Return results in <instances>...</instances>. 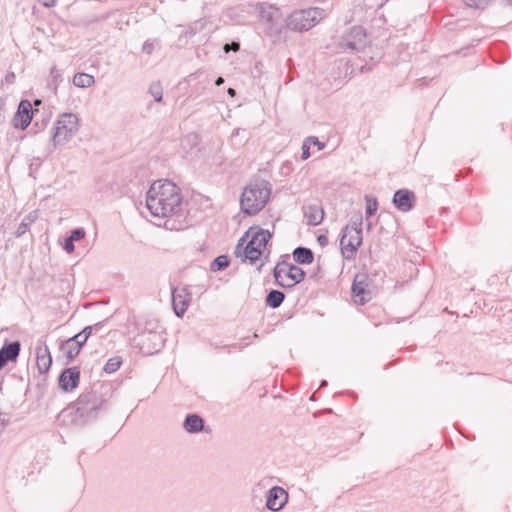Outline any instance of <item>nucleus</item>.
Listing matches in <instances>:
<instances>
[{
  "instance_id": "f257e3e1",
  "label": "nucleus",
  "mask_w": 512,
  "mask_h": 512,
  "mask_svg": "<svg viewBox=\"0 0 512 512\" xmlns=\"http://www.w3.org/2000/svg\"><path fill=\"white\" fill-rule=\"evenodd\" d=\"M180 189L170 180L155 181L147 192L146 207L155 217L165 218L181 209Z\"/></svg>"
},
{
  "instance_id": "f03ea898",
  "label": "nucleus",
  "mask_w": 512,
  "mask_h": 512,
  "mask_svg": "<svg viewBox=\"0 0 512 512\" xmlns=\"http://www.w3.org/2000/svg\"><path fill=\"white\" fill-rule=\"evenodd\" d=\"M270 195L271 186L268 182L262 180L249 184L241 195V210L247 215H256L265 207Z\"/></svg>"
},
{
  "instance_id": "7ed1b4c3",
  "label": "nucleus",
  "mask_w": 512,
  "mask_h": 512,
  "mask_svg": "<svg viewBox=\"0 0 512 512\" xmlns=\"http://www.w3.org/2000/svg\"><path fill=\"white\" fill-rule=\"evenodd\" d=\"M254 7L265 35L271 38H279L286 28V22L283 21L280 8L266 2L256 3Z\"/></svg>"
},
{
  "instance_id": "20e7f679",
  "label": "nucleus",
  "mask_w": 512,
  "mask_h": 512,
  "mask_svg": "<svg viewBox=\"0 0 512 512\" xmlns=\"http://www.w3.org/2000/svg\"><path fill=\"white\" fill-rule=\"evenodd\" d=\"M270 238V232L263 229L258 230L245 246V239L241 238L236 245L235 256L241 257L243 261H249L250 264H255L262 256Z\"/></svg>"
},
{
  "instance_id": "39448f33",
  "label": "nucleus",
  "mask_w": 512,
  "mask_h": 512,
  "mask_svg": "<svg viewBox=\"0 0 512 512\" xmlns=\"http://www.w3.org/2000/svg\"><path fill=\"white\" fill-rule=\"evenodd\" d=\"M325 15V10L319 7L297 10L286 18V28L298 32L308 31Z\"/></svg>"
},
{
  "instance_id": "423d86ee",
  "label": "nucleus",
  "mask_w": 512,
  "mask_h": 512,
  "mask_svg": "<svg viewBox=\"0 0 512 512\" xmlns=\"http://www.w3.org/2000/svg\"><path fill=\"white\" fill-rule=\"evenodd\" d=\"M106 401L103 394L99 395L94 391L83 392L75 402L76 412L86 421L94 420L104 409Z\"/></svg>"
},
{
  "instance_id": "0eeeda50",
  "label": "nucleus",
  "mask_w": 512,
  "mask_h": 512,
  "mask_svg": "<svg viewBox=\"0 0 512 512\" xmlns=\"http://www.w3.org/2000/svg\"><path fill=\"white\" fill-rule=\"evenodd\" d=\"M362 218L352 222L342 229V236L340 239L341 253L347 260L355 258L358 248L362 244Z\"/></svg>"
},
{
  "instance_id": "6e6552de",
  "label": "nucleus",
  "mask_w": 512,
  "mask_h": 512,
  "mask_svg": "<svg viewBox=\"0 0 512 512\" xmlns=\"http://www.w3.org/2000/svg\"><path fill=\"white\" fill-rule=\"evenodd\" d=\"M79 119L74 113H63L54 125L52 135L53 145L66 144L78 131Z\"/></svg>"
},
{
  "instance_id": "1a4fd4ad",
  "label": "nucleus",
  "mask_w": 512,
  "mask_h": 512,
  "mask_svg": "<svg viewBox=\"0 0 512 512\" xmlns=\"http://www.w3.org/2000/svg\"><path fill=\"white\" fill-rule=\"evenodd\" d=\"M305 271L297 265L286 261L278 262L274 267L273 276L277 285L283 288H291L305 278Z\"/></svg>"
},
{
  "instance_id": "9d476101",
  "label": "nucleus",
  "mask_w": 512,
  "mask_h": 512,
  "mask_svg": "<svg viewBox=\"0 0 512 512\" xmlns=\"http://www.w3.org/2000/svg\"><path fill=\"white\" fill-rule=\"evenodd\" d=\"M341 45L351 51H361L366 46V32L361 26H354L343 38Z\"/></svg>"
},
{
  "instance_id": "9b49d317",
  "label": "nucleus",
  "mask_w": 512,
  "mask_h": 512,
  "mask_svg": "<svg viewBox=\"0 0 512 512\" xmlns=\"http://www.w3.org/2000/svg\"><path fill=\"white\" fill-rule=\"evenodd\" d=\"M289 495L287 491L280 487H272L267 494L266 508L273 512H278L284 508L288 502Z\"/></svg>"
},
{
  "instance_id": "f8f14e48",
  "label": "nucleus",
  "mask_w": 512,
  "mask_h": 512,
  "mask_svg": "<svg viewBox=\"0 0 512 512\" xmlns=\"http://www.w3.org/2000/svg\"><path fill=\"white\" fill-rule=\"evenodd\" d=\"M33 118V109L29 100H21L16 114L13 117V126L21 130H25L31 123Z\"/></svg>"
},
{
  "instance_id": "ddd939ff",
  "label": "nucleus",
  "mask_w": 512,
  "mask_h": 512,
  "mask_svg": "<svg viewBox=\"0 0 512 512\" xmlns=\"http://www.w3.org/2000/svg\"><path fill=\"white\" fill-rule=\"evenodd\" d=\"M80 382V369L76 366L64 369L58 378V384L62 391L71 392Z\"/></svg>"
},
{
  "instance_id": "4468645a",
  "label": "nucleus",
  "mask_w": 512,
  "mask_h": 512,
  "mask_svg": "<svg viewBox=\"0 0 512 512\" xmlns=\"http://www.w3.org/2000/svg\"><path fill=\"white\" fill-rule=\"evenodd\" d=\"M368 277L366 274H357L352 284V295L356 299L355 302L364 305L371 297V293L366 290L368 286Z\"/></svg>"
},
{
  "instance_id": "2eb2a0df",
  "label": "nucleus",
  "mask_w": 512,
  "mask_h": 512,
  "mask_svg": "<svg viewBox=\"0 0 512 512\" xmlns=\"http://www.w3.org/2000/svg\"><path fill=\"white\" fill-rule=\"evenodd\" d=\"M393 204L402 212H409L415 206L416 197L414 192L408 189H399L394 193Z\"/></svg>"
},
{
  "instance_id": "dca6fc26",
  "label": "nucleus",
  "mask_w": 512,
  "mask_h": 512,
  "mask_svg": "<svg viewBox=\"0 0 512 512\" xmlns=\"http://www.w3.org/2000/svg\"><path fill=\"white\" fill-rule=\"evenodd\" d=\"M190 293L186 288H174L172 290V305L175 314L182 317L186 312L189 302Z\"/></svg>"
},
{
  "instance_id": "f3484780",
  "label": "nucleus",
  "mask_w": 512,
  "mask_h": 512,
  "mask_svg": "<svg viewBox=\"0 0 512 512\" xmlns=\"http://www.w3.org/2000/svg\"><path fill=\"white\" fill-rule=\"evenodd\" d=\"M36 364L39 373H47L52 364V357L45 342L39 341L36 347Z\"/></svg>"
},
{
  "instance_id": "a211bd4d",
  "label": "nucleus",
  "mask_w": 512,
  "mask_h": 512,
  "mask_svg": "<svg viewBox=\"0 0 512 512\" xmlns=\"http://www.w3.org/2000/svg\"><path fill=\"white\" fill-rule=\"evenodd\" d=\"M21 350L19 341L5 343L0 349V371L9 361H16Z\"/></svg>"
},
{
  "instance_id": "6ab92c4d",
  "label": "nucleus",
  "mask_w": 512,
  "mask_h": 512,
  "mask_svg": "<svg viewBox=\"0 0 512 512\" xmlns=\"http://www.w3.org/2000/svg\"><path fill=\"white\" fill-rule=\"evenodd\" d=\"M303 211L309 225L317 226L324 218V210L318 204L305 205Z\"/></svg>"
},
{
  "instance_id": "aec40b11",
  "label": "nucleus",
  "mask_w": 512,
  "mask_h": 512,
  "mask_svg": "<svg viewBox=\"0 0 512 512\" xmlns=\"http://www.w3.org/2000/svg\"><path fill=\"white\" fill-rule=\"evenodd\" d=\"M183 428L191 434L201 432L204 430V420L198 414H188L184 419Z\"/></svg>"
},
{
  "instance_id": "412c9836",
  "label": "nucleus",
  "mask_w": 512,
  "mask_h": 512,
  "mask_svg": "<svg viewBox=\"0 0 512 512\" xmlns=\"http://www.w3.org/2000/svg\"><path fill=\"white\" fill-rule=\"evenodd\" d=\"M293 259L297 264L308 265L314 260V253L310 248L299 246L294 249Z\"/></svg>"
},
{
  "instance_id": "4be33fe9",
  "label": "nucleus",
  "mask_w": 512,
  "mask_h": 512,
  "mask_svg": "<svg viewBox=\"0 0 512 512\" xmlns=\"http://www.w3.org/2000/svg\"><path fill=\"white\" fill-rule=\"evenodd\" d=\"M60 349L68 361H72L75 357L78 356L82 348L78 346V343L75 344V342H73L71 339H67L62 343Z\"/></svg>"
},
{
  "instance_id": "5701e85b",
  "label": "nucleus",
  "mask_w": 512,
  "mask_h": 512,
  "mask_svg": "<svg viewBox=\"0 0 512 512\" xmlns=\"http://www.w3.org/2000/svg\"><path fill=\"white\" fill-rule=\"evenodd\" d=\"M284 300L285 294L282 291L271 290L265 298V303L266 306L275 309L280 307Z\"/></svg>"
},
{
  "instance_id": "b1692460",
  "label": "nucleus",
  "mask_w": 512,
  "mask_h": 512,
  "mask_svg": "<svg viewBox=\"0 0 512 512\" xmlns=\"http://www.w3.org/2000/svg\"><path fill=\"white\" fill-rule=\"evenodd\" d=\"M95 83L92 75L87 73H76L73 77V84L79 88H88Z\"/></svg>"
},
{
  "instance_id": "393cba45",
  "label": "nucleus",
  "mask_w": 512,
  "mask_h": 512,
  "mask_svg": "<svg viewBox=\"0 0 512 512\" xmlns=\"http://www.w3.org/2000/svg\"><path fill=\"white\" fill-rule=\"evenodd\" d=\"M35 221V217L31 214L25 216L15 231L17 238L22 237L29 229L32 223Z\"/></svg>"
},
{
  "instance_id": "a878e982",
  "label": "nucleus",
  "mask_w": 512,
  "mask_h": 512,
  "mask_svg": "<svg viewBox=\"0 0 512 512\" xmlns=\"http://www.w3.org/2000/svg\"><path fill=\"white\" fill-rule=\"evenodd\" d=\"M230 263L229 257L226 255H220L216 257L211 263L210 269L211 271L217 272L222 271L228 267Z\"/></svg>"
},
{
  "instance_id": "bb28decb",
  "label": "nucleus",
  "mask_w": 512,
  "mask_h": 512,
  "mask_svg": "<svg viewBox=\"0 0 512 512\" xmlns=\"http://www.w3.org/2000/svg\"><path fill=\"white\" fill-rule=\"evenodd\" d=\"M50 78L49 86L53 89L54 93H56L58 84L63 81L62 73L56 68V66L51 68Z\"/></svg>"
},
{
  "instance_id": "cd10ccee",
  "label": "nucleus",
  "mask_w": 512,
  "mask_h": 512,
  "mask_svg": "<svg viewBox=\"0 0 512 512\" xmlns=\"http://www.w3.org/2000/svg\"><path fill=\"white\" fill-rule=\"evenodd\" d=\"M121 364H122L121 358L119 356H115V357L110 358L106 362V364L103 367V370L106 373L111 374V373L117 371L120 368Z\"/></svg>"
},
{
  "instance_id": "c85d7f7f",
  "label": "nucleus",
  "mask_w": 512,
  "mask_h": 512,
  "mask_svg": "<svg viewBox=\"0 0 512 512\" xmlns=\"http://www.w3.org/2000/svg\"><path fill=\"white\" fill-rule=\"evenodd\" d=\"M149 93L156 102H161L163 98V89L159 82H154L149 87Z\"/></svg>"
},
{
  "instance_id": "c756f323",
  "label": "nucleus",
  "mask_w": 512,
  "mask_h": 512,
  "mask_svg": "<svg viewBox=\"0 0 512 512\" xmlns=\"http://www.w3.org/2000/svg\"><path fill=\"white\" fill-rule=\"evenodd\" d=\"M365 199L367 202L365 214L366 217H371L376 213L378 209V202L375 198H371L369 196H366Z\"/></svg>"
},
{
  "instance_id": "7c9ffc66",
  "label": "nucleus",
  "mask_w": 512,
  "mask_h": 512,
  "mask_svg": "<svg viewBox=\"0 0 512 512\" xmlns=\"http://www.w3.org/2000/svg\"><path fill=\"white\" fill-rule=\"evenodd\" d=\"M491 1L492 0H465V4L471 8L483 9L489 5Z\"/></svg>"
},
{
  "instance_id": "2f4dec72",
  "label": "nucleus",
  "mask_w": 512,
  "mask_h": 512,
  "mask_svg": "<svg viewBox=\"0 0 512 512\" xmlns=\"http://www.w3.org/2000/svg\"><path fill=\"white\" fill-rule=\"evenodd\" d=\"M68 237L73 242L80 241L81 239H83L85 237V230L83 228H76L71 231V233Z\"/></svg>"
},
{
  "instance_id": "473e14b6",
  "label": "nucleus",
  "mask_w": 512,
  "mask_h": 512,
  "mask_svg": "<svg viewBox=\"0 0 512 512\" xmlns=\"http://www.w3.org/2000/svg\"><path fill=\"white\" fill-rule=\"evenodd\" d=\"M104 323L103 322H97L96 324L94 325H90V326H86L80 333L83 335H85V338L86 340L89 338V336L92 334L93 332V328L95 327H103Z\"/></svg>"
},
{
  "instance_id": "72a5a7b5",
  "label": "nucleus",
  "mask_w": 512,
  "mask_h": 512,
  "mask_svg": "<svg viewBox=\"0 0 512 512\" xmlns=\"http://www.w3.org/2000/svg\"><path fill=\"white\" fill-rule=\"evenodd\" d=\"M310 143L309 141L306 139L303 144H302V154H301V158L303 160H306L310 157Z\"/></svg>"
},
{
  "instance_id": "f704fd0d",
  "label": "nucleus",
  "mask_w": 512,
  "mask_h": 512,
  "mask_svg": "<svg viewBox=\"0 0 512 512\" xmlns=\"http://www.w3.org/2000/svg\"><path fill=\"white\" fill-rule=\"evenodd\" d=\"M239 49H240L239 42L226 43L223 47V50L225 51V53H229L230 51L237 52Z\"/></svg>"
},
{
  "instance_id": "c9c22d12",
  "label": "nucleus",
  "mask_w": 512,
  "mask_h": 512,
  "mask_svg": "<svg viewBox=\"0 0 512 512\" xmlns=\"http://www.w3.org/2000/svg\"><path fill=\"white\" fill-rule=\"evenodd\" d=\"M70 339L73 342H75V344L78 343V346H80L81 348L86 343L85 335L84 334L82 335L80 332L78 334L74 335L73 337H71Z\"/></svg>"
},
{
  "instance_id": "e433bc0d",
  "label": "nucleus",
  "mask_w": 512,
  "mask_h": 512,
  "mask_svg": "<svg viewBox=\"0 0 512 512\" xmlns=\"http://www.w3.org/2000/svg\"><path fill=\"white\" fill-rule=\"evenodd\" d=\"M307 140L309 141L310 144L316 146L318 150H322L325 146V144L323 142H320L317 137L310 136L307 138Z\"/></svg>"
},
{
  "instance_id": "4c0bfd02",
  "label": "nucleus",
  "mask_w": 512,
  "mask_h": 512,
  "mask_svg": "<svg viewBox=\"0 0 512 512\" xmlns=\"http://www.w3.org/2000/svg\"><path fill=\"white\" fill-rule=\"evenodd\" d=\"M154 50V44L153 42H150V41H145L143 46H142V51L145 53V54H152Z\"/></svg>"
},
{
  "instance_id": "58836bf2",
  "label": "nucleus",
  "mask_w": 512,
  "mask_h": 512,
  "mask_svg": "<svg viewBox=\"0 0 512 512\" xmlns=\"http://www.w3.org/2000/svg\"><path fill=\"white\" fill-rule=\"evenodd\" d=\"M74 249H75L74 242L72 240H70L69 237H67L64 242V250L67 253H72L74 251Z\"/></svg>"
},
{
  "instance_id": "ea45409f",
  "label": "nucleus",
  "mask_w": 512,
  "mask_h": 512,
  "mask_svg": "<svg viewBox=\"0 0 512 512\" xmlns=\"http://www.w3.org/2000/svg\"><path fill=\"white\" fill-rule=\"evenodd\" d=\"M15 78V75L14 73H9L7 76H6V81L7 82H12Z\"/></svg>"
},
{
  "instance_id": "a19ab883",
  "label": "nucleus",
  "mask_w": 512,
  "mask_h": 512,
  "mask_svg": "<svg viewBox=\"0 0 512 512\" xmlns=\"http://www.w3.org/2000/svg\"><path fill=\"white\" fill-rule=\"evenodd\" d=\"M224 83V79L222 77H218L215 81V85L220 86Z\"/></svg>"
},
{
  "instance_id": "79ce46f5",
  "label": "nucleus",
  "mask_w": 512,
  "mask_h": 512,
  "mask_svg": "<svg viewBox=\"0 0 512 512\" xmlns=\"http://www.w3.org/2000/svg\"><path fill=\"white\" fill-rule=\"evenodd\" d=\"M227 92L231 97H234L236 95V91L233 88H229Z\"/></svg>"
},
{
  "instance_id": "37998d69",
  "label": "nucleus",
  "mask_w": 512,
  "mask_h": 512,
  "mask_svg": "<svg viewBox=\"0 0 512 512\" xmlns=\"http://www.w3.org/2000/svg\"><path fill=\"white\" fill-rule=\"evenodd\" d=\"M318 241H319L320 243H323V242H325V241H326V237H325V236H319V237H318Z\"/></svg>"
},
{
  "instance_id": "c03bdc74",
  "label": "nucleus",
  "mask_w": 512,
  "mask_h": 512,
  "mask_svg": "<svg viewBox=\"0 0 512 512\" xmlns=\"http://www.w3.org/2000/svg\"><path fill=\"white\" fill-rule=\"evenodd\" d=\"M504 4L512 7V0H504Z\"/></svg>"
},
{
  "instance_id": "a18cd8bd",
  "label": "nucleus",
  "mask_w": 512,
  "mask_h": 512,
  "mask_svg": "<svg viewBox=\"0 0 512 512\" xmlns=\"http://www.w3.org/2000/svg\"><path fill=\"white\" fill-rule=\"evenodd\" d=\"M147 336H148L149 338H151V337H152V338L159 337L157 334H153V333H151V332H149Z\"/></svg>"
},
{
  "instance_id": "49530a36",
  "label": "nucleus",
  "mask_w": 512,
  "mask_h": 512,
  "mask_svg": "<svg viewBox=\"0 0 512 512\" xmlns=\"http://www.w3.org/2000/svg\"><path fill=\"white\" fill-rule=\"evenodd\" d=\"M327 385V381L326 380H322L321 381V384H320V387H324Z\"/></svg>"
},
{
  "instance_id": "de8ad7c7",
  "label": "nucleus",
  "mask_w": 512,
  "mask_h": 512,
  "mask_svg": "<svg viewBox=\"0 0 512 512\" xmlns=\"http://www.w3.org/2000/svg\"><path fill=\"white\" fill-rule=\"evenodd\" d=\"M40 103H41L40 100H35V102H34L35 105H39Z\"/></svg>"
},
{
  "instance_id": "09e8293b",
  "label": "nucleus",
  "mask_w": 512,
  "mask_h": 512,
  "mask_svg": "<svg viewBox=\"0 0 512 512\" xmlns=\"http://www.w3.org/2000/svg\"><path fill=\"white\" fill-rule=\"evenodd\" d=\"M101 328H102V327H95V328H93V331H94V330H95V331H98V330H100Z\"/></svg>"
},
{
  "instance_id": "8fccbe9b",
  "label": "nucleus",
  "mask_w": 512,
  "mask_h": 512,
  "mask_svg": "<svg viewBox=\"0 0 512 512\" xmlns=\"http://www.w3.org/2000/svg\"><path fill=\"white\" fill-rule=\"evenodd\" d=\"M367 229L370 230L371 229V223H368L367 224Z\"/></svg>"
}]
</instances>
